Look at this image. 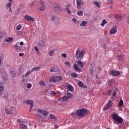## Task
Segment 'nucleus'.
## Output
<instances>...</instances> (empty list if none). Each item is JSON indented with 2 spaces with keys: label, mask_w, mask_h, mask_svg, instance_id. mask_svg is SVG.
I'll list each match as a JSON object with an SVG mask.
<instances>
[{
  "label": "nucleus",
  "mask_w": 129,
  "mask_h": 129,
  "mask_svg": "<svg viewBox=\"0 0 129 129\" xmlns=\"http://www.w3.org/2000/svg\"><path fill=\"white\" fill-rule=\"evenodd\" d=\"M46 43L47 41H46L45 39H43L39 42L38 45L39 47H44V46L46 45Z\"/></svg>",
  "instance_id": "9"
},
{
  "label": "nucleus",
  "mask_w": 129,
  "mask_h": 129,
  "mask_svg": "<svg viewBox=\"0 0 129 129\" xmlns=\"http://www.w3.org/2000/svg\"><path fill=\"white\" fill-rule=\"evenodd\" d=\"M39 84L40 86H46V84H45V82L44 81H41L40 83Z\"/></svg>",
  "instance_id": "45"
},
{
  "label": "nucleus",
  "mask_w": 129,
  "mask_h": 129,
  "mask_svg": "<svg viewBox=\"0 0 129 129\" xmlns=\"http://www.w3.org/2000/svg\"><path fill=\"white\" fill-rule=\"evenodd\" d=\"M27 103L29 105H30V108L34 107V102L32 100H28L27 101Z\"/></svg>",
  "instance_id": "18"
},
{
  "label": "nucleus",
  "mask_w": 129,
  "mask_h": 129,
  "mask_svg": "<svg viewBox=\"0 0 129 129\" xmlns=\"http://www.w3.org/2000/svg\"><path fill=\"white\" fill-rule=\"evenodd\" d=\"M115 95H116V92L114 91L112 94V96L111 98H113V97H114V96H115Z\"/></svg>",
  "instance_id": "54"
},
{
  "label": "nucleus",
  "mask_w": 129,
  "mask_h": 129,
  "mask_svg": "<svg viewBox=\"0 0 129 129\" xmlns=\"http://www.w3.org/2000/svg\"><path fill=\"white\" fill-rule=\"evenodd\" d=\"M32 72H33L32 70L27 71L26 74L23 75V77H28V76H29V75H30Z\"/></svg>",
  "instance_id": "28"
},
{
  "label": "nucleus",
  "mask_w": 129,
  "mask_h": 129,
  "mask_svg": "<svg viewBox=\"0 0 129 129\" xmlns=\"http://www.w3.org/2000/svg\"><path fill=\"white\" fill-rule=\"evenodd\" d=\"M59 70L58 69V68L57 67H52L50 70V72H58Z\"/></svg>",
  "instance_id": "22"
},
{
  "label": "nucleus",
  "mask_w": 129,
  "mask_h": 129,
  "mask_svg": "<svg viewBox=\"0 0 129 129\" xmlns=\"http://www.w3.org/2000/svg\"><path fill=\"white\" fill-rule=\"evenodd\" d=\"M78 84L79 86H80V87H81L82 88H84V89L87 88V87L84 85V84H83V83H82V82L81 81L78 82Z\"/></svg>",
  "instance_id": "21"
},
{
  "label": "nucleus",
  "mask_w": 129,
  "mask_h": 129,
  "mask_svg": "<svg viewBox=\"0 0 129 129\" xmlns=\"http://www.w3.org/2000/svg\"><path fill=\"white\" fill-rule=\"evenodd\" d=\"M67 90L71 92H73L74 91V88L70 84H67Z\"/></svg>",
  "instance_id": "13"
},
{
  "label": "nucleus",
  "mask_w": 129,
  "mask_h": 129,
  "mask_svg": "<svg viewBox=\"0 0 129 129\" xmlns=\"http://www.w3.org/2000/svg\"><path fill=\"white\" fill-rule=\"evenodd\" d=\"M49 117L51 119H57V118H56V117H55V115H54V114H50L49 115Z\"/></svg>",
  "instance_id": "40"
},
{
  "label": "nucleus",
  "mask_w": 129,
  "mask_h": 129,
  "mask_svg": "<svg viewBox=\"0 0 129 129\" xmlns=\"http://www.w3.org/2000/svg\"><path fill=\"white\" fill-rule=\"evenodd\" d=\"M105 24H107V22H106V20L105 19H103L102 22L100 24V26H102V27H104V25H105Z\"/></svg>",
  "instance_id": "36"
},
{
  "label": "nucleus",
  "mask_w": 129,
  "mask_h": 129,
  "mask_svg": "<svg viewBox=\"0 0 129 129\" xmlns=\"http://www.w3.org/2000/svg\"><path fill=\"white\" fill-rule=\"evenodd\" d=\"M56 52V48H53L49 50L48 52V55L52 57L53 55L55 54V52Z\"/></svg>",
  "instance_id": "14"
},
{
  "label": "nucleus",
  "mask_w": 129,
  "mask_h": 129,
  "mask_svg": "<svg viewBox=\"0 0 129 129\" xmlns=\"http://www.w3.org/2000/svg\"><path fill=\"white\" fill-rule=\"evenodd\" d=\"M40 4L41 6L39 9L40 11H44V10H46V5H45V3H44V1H41L40 2Z\"/></svg>",
  "instance_id": "10"
},
{
  "label": "nucleus",
  "mask_w": 129,
  "mask_h": 129,
  "mask_svg": "<svg viewBox=\"0 0 129 129\" xmlns=\"http://www.w3.org/2000/svg\"><path fill=\"white\" fill-rule=\"evenodd\" d=\"M27 81L28 80L23 77L22 79V83L24 84V85H26V84H27Z\"/></svg>",
  "instance_id": "38"
},
{
  "label": "nucleus",
  "mask_w": 129,
  "mask_h": 129,
  "mask_svg": "<svg viewBox=\"0 0 129 129\" xmlns=\"http://www.w3.org/2000/svg\"><path fill=\"white\" fill-rule=\"evenodd\" d=\"M5 59V54H0V65L2 64V61Z\"/></svg>",
  "instance_id": "30"
},
{
  "label": "nucleus",
  "mask_w": 129,
  "mask_h": 129,
  "mask_svg": "<svg viewBox=\"0 0 129 129\" xmlns=\"http://www.w3.org/2000/svg\"><path fill=\"white\" fill-rule=\"evenodd\" d=\"M93 73V70H92V69L90 70V71H89L90 74H92Z\"/></svg>",
  "instance_id": "58"
},
{
  "label": "nucleus",
  "mask_w": 129,
  "mask_h": 129,
  "mask_svg": "<svg viewBox=\"0 0 129 129\" xmlns=\"http://www.w3.org/2000/svg\"><path fill=\"white\" fill-rule=\"evenodd\" d=\"M20 14V9H18L16 12H15V15H18Z\"/></svg>",
  "instance_id": "50"
},
{
  "label": "nucleus",
  "mask_w": 129,
  "mask_h": 129,
  "mask_svg": "<svg viewBox=\"0 0 129 129\" xmlns=\"http://www.w3.org/2000/svg\"><path fill=\"white\" fill-rule=\"evenodd\" d=\"M23 44H24V42L23 41L20 42V46H23Z\"/></svg>",
  "instance_id": "60"
},
{
  "label": "nucleus",
  "mask_w": 129,
  "mask_h": 129,
  "mask_svg": "<svg viewBox=\"0 0 129 129\" xmlns=\"http://www.w3.org/2000/svg\"><path fill=\"white\" fill-rule=\"evenodd\" d=\"M2 74H4V75H6V72H5V69H3L0 70V75L2 76Z\"/></svg>",
  "instance_id": "39"
},
{
  "label": "nucleus",
  "mask_w": 129,
  "mask_h": 129,
  "mask_svg": "<svg viewBox=\"0 0 129 129\" xmlns=\"http://www.w3.org/2000/svg\"><path fill=\"white\" fill-rule=\"evenodd\" d=\"M117 59L118 60H121V59H122V57L121 56H117Z\"/></svg>",
  "instance_id": "57"
},
{
  "label": "nucleus",
  "mask_w": 129,
  "mask_h": 129,
  "mask_svg": "<svg viewBox=\"0 0 129 129\" xmlns=\"http://www.w3.org/2000/svg\"><path fill=\"white\" fill-rule=\"evenodd\" d=\"M110 94H111V90H109L108 91H107V95H110Z\"/></svg>",
  "instance_id": "49"
},
{
  "label": "nucleus",
  "mask_w": 129,
  "mask_h": 129,
  "mask_svg": "<svg viewBox=\"0 0 129 129\" xmlns=\"http://www.w3.org/2000/svg\"><path fill=\"white\" fill-rule=\"evenodd\" d=\"M13 107L11 106H8L5 108V112L7 114H13Z\"/></svg>",
  "instance_id": "6"
},
{
  "label": "nucleus",
  "mask_w": 129,
  "mask_h": 129,
  "mask_svg": "<svg viewBox=\"0 0 129 129\" xmlns=\"http://www.w3.org/2000/svg\"><path fill=\"white\" fill-rule=\"evenodd\" d=\"M77 15L79 16V17H82V16H83V12L79 11L77 12Z\"/></svg>",
  "instance_id": "32"
},
{
  "label": "nucleus",
  "mask_w": 129,
  "mask_h": 129,
  "mask_svg": "<svg viewBox=\"0 0 129 129\" xmlns=\"http://www.w3.org/2000/svg\"><path fill=\"white\" fill-rule=\"evenodd\" d=\"M76 3L77 9L80 10L81 9V5H83V2L82 0H76Z\"/></svg>",
  "instance_id": "11"
},
{
  "label": "nucleus",
  "mask_w": 129,
  "mask_h": 129,
  "mask_svg": "<svg viewBox=\"0 0 129 129\" xmlns=\"http://www.w3.org/2000/svg\"><path fill=\"white\" fill-rule=\"evenodd\" d=\"M72 22L73 23H76V22H77V20H76V18H73Z\"/></svg>",
  "instance_id": "53"
},
{
  "label": "nucleus",
  "mask_w": 129,
  "mask_h": 129,
  "mask_svg": "<svg viewBox=\"0 0 129 129\" xmlns=\"http://www.w3.org/2000/svg\"><path fill=\"white\" fill-rule=\"evenodd\" d=\"M123 105V101L122 100H120L118 104V106L119 107H121Z\"/></svg>",
  "instance_id": "42"
},
{
  "label": "nucleus",
  "mask_w": 129,
  "mask_h": 129,
  "mask_svg": "<svg viewBox=\"0 0 129 129\" xmlns=\"http://www.w3.org/2000/svg\"><path fill=\"white\" fill-rule=\"evenodd\" d=\"M61 57H62L63 58H67V55H66V53H62L61 54Z\"/></svg>",
  "instance_id": "51"
},
{
  "label": "nucleus",
  "mask_w": 129,
  "mask_h": 129,
  "mask_svg": "<svg viewBox=\"0 0 129 129\" xmlns=\"http://www.w3.org/2000/svg\"><path fill=\"white\" fill-rule=\"evenodd\" d=\"M28 125L21 123V129H27Z\"/></svg>",
  "instance_id": "33"
},
{
  "label": "nucleus",
  "mask_w": 129,
  "mask_h": 129,
  "mask_svg": "<svg viewBox=\"0 0 129 129\" xmlns=\"http://www.w3.org/2000/svg\"><path fill=\"white\" fill-rule=\"evenodd\" d=\"M87 25V21H83L80 24V27H85Z\"/></svg>",
  "instance_id": "27"
},
{
  "label": "nucleus",
  "mask_w": 129,
  "mask_h": 129,
  "mask_svg": "<svg viewBox=\"0 0 129 129\" xmlns=\"http://www.w3.org/2000/svg\"><path fill=\"white\" fill-rule=\"evenodd\" d=\"M86 52L85 49H83L80 51V48H78L75 54L77 59H78V60H82L84 55H85Z\"/></svg>",
  "instance_id": "1"
},
{
  "label": "nucleus",
  "mask_w": 129,
  "mask_h": 129,
  "mask_svg": "<svg viewBox=\"0 0 129 129\" xmlns=\"http://www.w3.org/2000/svg\"><path fill=\"white\" fill-rule=\"evenodd\" d=\"M40 67H34L33 68H32V69L31 70V71L32 72H34L35 71H39V70L40 69Z\"/></svg>",
  "instance_id": "31"
},
{
  "label": "nucleus",
  "mask_w": 129,
  "mask_h": 129,
  "mask_svg": "<svg viewBox=\"0 0 129 129\" xmlns=\"http://www.w3.org/2000/svg\"><path fill=\"white\" fill-rule=\"evenodd\" d=\"M15 48L16 49V50H21L22 49V47L17 44H15Z\"/></svg>",
  "instance_id": "46"
},
{
  "label": "nucleus",
  "mask_w": 129,
  "mask_h": 129,
  "mask_svg": "<svg viewBox=\"0 0 129 129\" xmlns=\"http://www.w3.org/2000/svg\"><path fill=\"white\" fill-rule=\"evenodd\" d=\"M77 64L79 66H80V68H83V63L81 61V60H78Z\"/></svg>",
  "instance_id": "29"
},
{
  "label": "nucleus",
  "mask_w": 129,
  "mask_h": 129,
  "mask_svg": "<svg viewBox=\"0 0 129 129\" xmlns=\"http://www.w3.org/2000/svg\"><path fill=\"white\" fill-rule=\"evenodd\" d=\"M19 56H24V53H19Z\"/></svg>",
  "instance_id": "61"
},
{
  "label": "nucleus",
  "mask_w": 129,
  "mask_h": 129,
  "mask_svg": "<svg viewBox=\"0 0 129 129\" xmlns=\"http://www.w3.org/2000/svg\"><path fill=\"white\" fill-rule=\"evenodd\" d=\"M26 87H27V88H28V89H30V88H31V87H32V84H28L26 85Z\"/></svg>",
  "instance_id": "48"
},
{
  "label": "nucleus",
  "mask_w": 129,
  "mask_h": 129,
  "mask_svg": "<svg viewBox=\"0 0 129 129\" xmlns=\"http://www.w3.org/2000/svg\"><path fill=\"white\" fill-rule=\"evenodd\" d=\"M64 64L68 66V67H71V63H70V62L69 61H66Z\"/></svg>",
  "instance_id": "47"
},
{
  "label": "nucleus",
  "mask_w": 129,
  "mask_h": 129,
  "mask_svg": "<svg viewBox=\"0 0 129 129\" xmlns=\"http://www.w3.org/2000/svg\"><path fill=\"white\" fill-rule=\"evenodd\" d=\"M72 115L75 116V113H72Z\"/></svg>",
  "instance_id": "64"
},
{
  "label": "nucleus",
  "mask_w": 129,
  "mask_h": 129,
  "mask_svg": "<svg viewBox=\"0 0 129 129\" xmlns=\"http://www.w3.org/2000/svg\"><path fill=\"white\" fill-rule=\"evenodd\" d=\"M22 25H21V24L17 25L16 27L17 31H20V30H21L22 29Z\"/></svg>",
  "instance_id": "41"
},
{
  "label": "nucleus",
  "mask_w": 129,
  "mask_h": 129,
  "mask_svg": "<svg viewBox=\"0 0 129 129\" xmlns=\"http://www.w3.org/2000/svg\"><path fill=\"white\" fill-rule=\"evenodd\" d=\"M10 73L11 77H13V78H15L16 76H17V73L14 71H10Z\"/></svg>",
  "instance_id": "20"
},
{
  "label": "nucleus",
  "mask_w": 129,
  "mask_h": 129,
  "mask_svg": "<svg viewBox=\"0 0 129 129\" xmlns=\"http://www.w3.org/2000/svg\"><path fill=\"white\" fill-rule=\"evenodd\" d=\"M53 10L54 12L59 13L62 11V8L58 4H55L53 5Z\"/></svg>",
  "instance_id": "7"
},
{
  "label": "nucleus",
  "mask_w": 129,
  "mask_h": 129,
  "mask_svg": "<svg viewBox=\"0 0 129 129\" xmlns=\"http://www.w3.org/2000/svg\"><path fill=\"white\" fill-rule=\"evenodd\" d=\"M13 38L12 37H7L5 38L6 42L7 43H11V42H13Z\"/></svg>",
  "instance_id": "25"
},
{
  "label": "nucleus",
  "mask_w": 129,
  "mask_h": 129,
  "mask_svg": "<svg viewBox=\"0 0 129 129\" xmlns=\"http://www.w3.org/2000/svg\"><path fill=\"white\" fill-rule=\"evenodd\" d=\"M112 106V101L109 100L108 102L107 103L106 105L103 108V110L104 111H105V110H108V109H109V108H111Z\"/></svg>",
  "instance_id": "5"
},
{
  "label": "nucleus",
  "mask_w": 129,
  "mask_h": 129,
  "mask_svg": "<svg viewBox=\"0 0 129 129\" xmlns=\"http://www.w3.org/2000/svg\"><path fill=\"white\" fill-rule=\"evenodd\" d=\"M117 32V30H116V27H113L112 28L110 31V35H113V34H115Z\"/></svg>",
  "instance_id": "17"
},
{
  "label": "nucleus",
  "mask_w": 129,
  "mask_h": 129,
  "mask_svg": "<svg viewBox=\"0 0 129 129\" xmlns=\"http://www.w3.org/2000/svg\"><path fill=\"white\" fill-rule=\"evenodd\" d=\"M34 50H35L36 52H39V48H38V46H35Z\"/></svg>",
  "instance_id": "55"
},
{
  "label": "nucleus",
  "mask_w": 129,
  "mask_h": 129,
  "mask_svg": "<svg viewBox=\"0 0 129 129\" xmlns=\"http://www.w3.org/2000/svg\"><path fill=\"white\" fill-rule=\"evenodd\" d=\"M9 12H12V7L9 8Z\"/></svg>",
  "instance_id": "63"
},
{
  "label": "nucleus",
  "mask_w": 129,
  "mask_h": 129,
  "mask_svg": "<svg viewBox=\"0 0 129 129\" xmlns=\"http://www.w3.org/2000/svg\"><path fill=\"white\" fill-rule=\"evenodd\" d=\"M73 67L76 71H78V72H80V71H81V70L79 69L78 65L77 64V63H74Z\"/></svg>",
  "instance_id": "19"
},
{
  "label": "nucleus",
  "mask_w": 129,
  "mask_h": 129,
  "mask_svg": "<svg viewBox=\"0 0 129 129\" xmlns=\"http://www.w3.org/2000/svg\"><path fill=\"white\" fill-rule=\"evenodd\" d=\"M110 74L112 76H119L120 73L118 71H112L110 72Z\"/></svg>",
  "instance_id": "12"
},
{
  "label": "nucleus",
  "mask_w": 129,
  "mask_h": 129,
  "mask_svg": "<svg viewBox=\"0 0 129 129\" xmlns=\"http://www.w3.org/2000/svg\"><path fill=\"white\" fill-rule=\"evenodd\" d=\"M25 20H27V21H31L33 22L34 21V18L29 16V15H25L24 16Z\"/></svg>",
  "instance_id": "16"
},
{
  "label": "nucleus",
  "mask_w": 129,
  "mask_h": 129,
  "mask_svg": "<svg viewBox=\"0 0 129 129\" xmlns=\"http://www.w3.org/2000/svg\"><path fill=\"white\" fill-rule=\"evenodd\" d=\"M87 113V110L84 108L80 109L76 111V114L78 116H83V115L86 114Z\"/></svg>",
  "instance_id": "3"
},
{
  "label": "nucleus",
  "mask_w": 129,
  "mask_h": 129,
  "mask_svg": "<svg viewBox=\"0 0 129 129\" xmlns=\"http://www.w3.org/2000/svg\"><path fill=\"white\" fill-rule=\"evenodd\" d=\"M68 99H69V100H71L73 97V95L72 93H67V96Z\"/></svg>",
  "instance_id": "26"
},
{
  "label": "nucleus",
  "mask_w": 129,
  "mask_h": 129,
  "mask_svg": "<svg viewBox=\"0 0 129 129\" xmlns=\"http://www.w3.org/2000/svg\"><path fill=\"white\" fill-rule=\"evenodd\" d=\"M57 19V17H56L55 15H52L51 16V21H55V20H56Z\"/></svg>",
  "instance_id": "44"
},
{
  "label": "nucleus",
  "mask_w": 129,
  "mask_h": 129,
  "mask_svg": "<svg viewBox=\"0 0 129 129\" xmlns=\"http://www.w3.org/2000/svg\"><path fill=\"white\" fill-rule=\"evenodd\" d=\"M60 99H62V101H67V100H69L68 97L66 96H64L60 98Z\"/></svg>",
  "instance_id": "35"
},
{
  "label": "nucleus",
  "mask_w": 129,
  "mask_h": 129,
  "mask_svg": "<svg viewBox=\"0 0 129 129\" xmlns=\"http://www.w3.org/2000/svg\"><path fill=\"white\" fill-rule=\"evenodd\" d=\"M17 122H21V120L20 119H18L17 120Z\"/></svg>",
  "instance_id": "62"
},
{
  "label": "nucleus",
  "mask_w": 129,
  "mask_h": 129,
  "mask_svg": "<svg viewBox=\"0 0 129 129\" xmlns=\"http://www.w3.org/2000/svg\"><path fill=\"white\" fill-rule=\"evenodd\" d=\"M4 99H5V100H7L8 99V95H6L4 96Z\"/></svg>",
  "instance_id": "56"
},
{
  "label": "nucleus",
  "mask_w": 129,
  "mask_h": 129,
  "mask_svg": "<svg viewBox=\"0 0 129 129\" xmlns=\"http://www.w3.org/2000/svg\"><path fill=\"white\" fill-rule=\"evenodd\" d=\"M94 5L96 6V7H97V8H100V5H99V3L97 1H95L93 3Z\"/></svg>",
  "instance_id": "37"
},
{
  "label": "nucleus",
  "mask_w": 129,
  "mask_h": 129,
  "mask_svg": "<svg viewBox=\"0 0 129 129\" xmlns=\"http://www.w3.org/2000/svg\"><path fill=\"white\" fill-rule=\"evenodd\" d=\"M9 3L6 5L7 9L12 8V4H13V0H9Z\"/></svg>",
  "instance_id": "24"
},
{
  "label": "nucleus",
  "mask_w": 129,
  "mask_h": 129,
  "mask_svg": "<svg viewBox=\"0 0 129 129\" xmlns=\"http://www.w3.org/2000/svg\"><path fill=\"white\" fill-rule=\"evenodd\" d=\"M62 80V77L60 76H54L50 78L49 80L50 82L52 83H55V82H58V81H61Z\"/></svg>",
  "instance_id": "4"
},
{
  "label": "nucleus",
  "mask_w": 129,
  "mask_h": 129,
  "mask_svg": "<svg viewBox=\"0 0 129 129\" xmlns=\"http://www.w3.org/2000/svg\"><path fill=\"white\" fill-rule=\"evenodd\" d=\"M71 8V5L70 4H68L66 6V10L68 14V15H70L71 14V11L69 9Z\"/></svg>",
  "instance_id": "15"
},
{
  "label": "nucleus",
  "mask_w": 129,
  "mask_h": 129,
  "mask_svg": "<svg viewBox=\"0 0 129 129\" xmlns=\"http://www.w3.org/2000/svg\"><path fill=\"white\" fill-rule=\"evenodd\" d=\"M71 76H72V77H73L74 78H77V77H78L77 74H76L75 73H72Z\"/></svg>",
  "instance_id": "43"
},
{
  "label": "nucleus",
  "mask_w": 129,
  "mask_h": 129,
  "mask_svg": "<svg viewBox=\"0 0 129 129\" xmlns=\"http://www.w3.org/2000/svg\"><path fill=\"white\" fill-rule=\"evenodd\" d=\"M108 2L110 4H112L113 0H108Z\"/></svg>",
  "instance_id": "59"
},
{
  "label": "nucleus",
  "mask_w": 129,
  "mask_h": 129,
  "mask_svg": "<svg viewBox=\"0 0 129 129\" xmlns=\"http://www.w3.org/2000/svg\"><path fill=\"white\" fill-rule=\"evenodd\" d=\"M114 17L115 19L117 20V21H120V20H121V16L118 14H115Z\"/></svg>",
  "instance_id": "23"
},
{
  "label": "nucleus",
  "mask_w": 129,
  "mask_h": 129,
  "mask_svg": "<svg viewBox=\"0 0 129 129\" xmlns=\"http://www.w3.org/2000/svg\"><path fill=\"white\" fill-rule=\"evenodd\" d=\"M37 111L40 114L43 115V116H47V115H48V111H47L39 109H38Z\"/></svg>",
  "instance_id": "8"
},
{
  "label": "nucleus",
  "mask_w": 129,
  "mask_h": 129,
  "mask_svg": "<svg viewBox=\"0 0 129 129\" xmlns=\"http://www.w3.org/2000/svg\"><path fill=\"white\" fill-rule=\"evenodd\" d=\"M55 94H56V93H55L54 91H51V96H55Z\"/></svg>",
  "instance_id": "52"
},
{
  "label": "nucleus",
  "mask_w": 129,
  "mask_h": 129,
  "mask_svg": "<svg viewBox=\"0 0 129 129\" xmlns=\"http://www.w3.org/2000/svg\"><path fill=\"white\" fill-rule=\"evenodd\" d=\"M114 83V80L111 79L109 81L108 85L109 86H111V85H112V84H113Z\"/></svg>",
  "instance_id": "34"
},
{
  "label": "nucleus",
  "mask_w": 129,
  "mask_h": 129,
  "mask_svg": "<svg viewBox=\"0 0 129 129\" xmlns=\"http://www.w3.org/2000/svg\"><path fill=\"white\" fill-rule=\"evenodd\" d=\"M111 118L114 120V123H117V124H119V123H122L123 122L122 118L118 116L116 114H112Z\"/></svg>",
  "instance_id": "2"
}]
</instances>
